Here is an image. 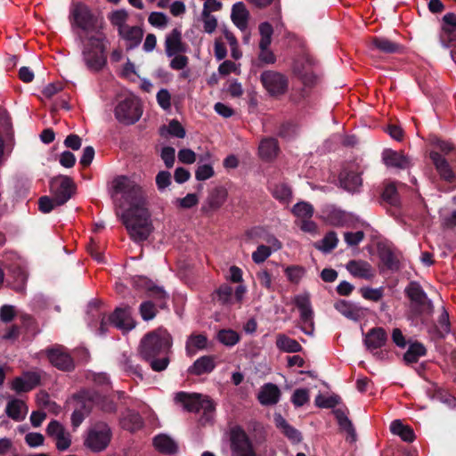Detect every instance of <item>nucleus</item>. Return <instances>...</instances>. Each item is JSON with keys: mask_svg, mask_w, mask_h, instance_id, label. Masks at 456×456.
Masks as SVG:
<instances>
[{"mask_svg": "<svg viewBox=\"0 0 456 456\" xmlns=\"http://www.w3.org/2000/svg\"><path fill=\"white\" fill-rule=\"evenodd\" d=\"M50 363L61 371H71L75 369V362L67 349L61 345H54L44 350Z\"/></svg>", "mask_w": 456, "mask_h": 456, "instance_id": "obj_13", "label": "nucleus"}, {"mask_svg": "<svg viewBox=\"0 0 456 456\" xmlns=\"http://www.w3.org/2000/svg\"><path fill=\"white\" fill-rule=\"evenodd\" d=\"M258 28L261 36L259 45H261L262 47L270 46L272 43V36L273 34V26L269 22L265 21L260 23Z\"/></svg>", "mask_w": 456, "mask_h": 456, "instance_id": "obj_52", "label": "nucleus"}, {"mask_svg": "<svg viewBox=\"0 0 456 456\" xmlns=\"http://www.w3.org/2000/svg\"><path fill=\"white\" fill-rule=\"evenodd\" d=\"M339 183L347 191L354 192L362 186V180L360 174L344 170L339 175Z\"/></svg>", "mask_w": 456, "mask_h": 456, "instance_id": "obj_33", "label": "nucleus"}, {"mask_svg": "<svg viewBox=\"0 0 456 456\" xmlns=\"http://www.w3.org/2000/svg\"><path fill=\"white\" fill-rule=\"evenodd\" d=\"M276 427L281 429L283 435L293 444H298L302 440L301 433L294 427L290 426L288 421L281 415L274 417Z\"/></svg>", "mask_w": 456, "mask_h": 456, "instance_id": "obj_35", "label": "nucleus"}, {"mask_svg": "<svg viewBox=\"0 0 456 456\" xmlns=\"http://www.w3.org/2000/svg\"><path fill=\"white\" fill-rule=\"evenodd\" d=\"M198 202H199V199H198L197 194L188 193L183 198L175 199L174 203L180 208L187 209V208H191L196 206L198 204Z\"/></svg>", "mask_w": 456, "mask_h": 456, "instance_id": "obj_60", "label": "nucleus"}, {"mask_svg": "<svg viewBox=\"0 0 456 456\" xmlns=\"http://www.w3.org/2000/svg\"><path fill=\"white\" fill-rule=\"evenodd\" d=\"M87 323L91 328L96 326V322L100 320L99 335H105L108 331L109 325H112L110 322V316L107 318L99 309L96 303L91 302L87 305Z\"/></svg>", "mask_w": 456, "mask_h": 456, "instance_id": "obj_20", "label": "nucleus"}, {"mask_svg": "<svg viewBox=\"0 0 456 456\" xmlns=\"http://www.w3.org/2000/svg\"><path fill=\"white\" fill-rule=\"evenodd\" d=\"M371 49L378 50L384 53H400L403 52V45L385 37H375L371 40Z\"/></svg>", "mask_w": 456, "mask_h": 456, "instance_id": "obj_30", "label": "nucleus"}, {"mask_svg": "<svg viewBox=\"0 0 456 456\" xmlns=\"http://www.w3.org/2000/svg\"><path fill=\"white\" fill-rule=\"evenodd\" d=\"M272 252L273 251L270 247L265 245H259L257 248L252 253V260L256 264H261L272 255Z\"/></svg>", "mask_w": 456, "mask_h": 456, "instance_id": "obj_61", "label": "nucleus"}, {"mask_svg": "<svg viewBox=\"0 0 456 456\" xmlns=\"http://www.w3.org/2000/svg\"><path fill=\"white\" fill-rule=\"evenodd\" d=\"M140 314L143 321H151L155 318L157 309L151 301H144L140 305Z\"/></svg>", "mask_w": 456, "mask_h": 456, "instance_id": "obj_56", "label": "nucleus"}, {"mask_svg": "<svg viewBox=\"0 0 456 456\" xmlns=\"http://www.w3.org/2000/svg\"><path fill=\"white\" fill-rule=\"evenodd\" d=\"M292 213L298 218L310 219L314 215V207L305 201H300L294 205Z\"/></svg>", "mask_w": 456, "mask_h": 456, "instance_id": "obj_50", "label": "nucleus"}, {"mask_svg": "<svg viewBox=\"0 0 456 456\" xmlns=\"http://www.w3.org/2000/svg\"><path fill=\"white\" fill-rule=\"evenodd\" d=\"M427 354V349L422 343L414 342L410 344L408 350L403 354V359L408 363L418 362L419 358Z\"/></svg>", "mask_w": 456, "mask_h": 456, "instance_id": "obj_43", "label": "nucleus"}, {"mask_svg": "<svg viewBox=\"0 0 456 456\" xmlns=\"http://www.w3.org/2000/svg\"><path fill=\"white\" fill-rule=\"evenodd\" d=\"M97 399L92 402V408L97 406L104 413H115L118 410L116 403L107 397L102 396L97 391Z\"/></svg>", "mask_w": 456, "mask_h": 456, "instance_id": "obj_45", "label": "nucleus"}, {"mask_svg": "<svg viewBox=\"0 0 456 456\" xmlns=\"http://www.w3.org/2000/svg\"><path fill=\"white\" fill-rule=\"evenodd\" d=\"M441 45L444 48L452 46V43L456 41V29H450V28H441L439 34Z\"/></svg>", "mask_w": 456, "mask_h": 456, "instance_id": "obj_54", "label": "nucleus"}, {"mask_svg": "<svg viewBox=\"0 0 456 456\" xmlns=\"http://www.w3.org/2000/svg\"><path fill=\"white\" fill-rule=\"evenodd\" d=\"M233 289L227 284L221 285L216 290V297L222 305H229L232 301Z\"/></svg>", "mask_w": 456, "mask_h": 456, "instance_id": "obj_53", "label": "nucleus"}, {"mask_svg": "<svg viewBox=\"0 0 456 456\" xmlns=\"http://www.w3.org/2000/svg\"><path fill=\"white\" fill-rule=\"evenodd\" d=\"M314 65L313 59L308 55H303L295 60L293 70L300 77H304L307 70Z\"/></svg>", "mask_w": 456, "mask_h": 456, "instance_id": "obj_48", "label": "nucleus"}, {"mask_svg": "<svg viewBox=\"0 0 456 456\" xmlns=\"http://www.w3.org/2000/svg\"><path fill=\"white\" fill-rule=\"evenodd\" d=\"M74 398L77 401L78 404V407L71 414V425L75 430L91 412L92 402L97 399V395L94 389H84L75 395Z\"/></svg>", "mask_w": 456, "mask_h": 456, "instance_id": "obj_9", "label": "nucleus"}, {"mask_svg": "<svg viewBox=\"0 0 456 456\" xmlns=\"http://www.w3.org/2000/svg\"><path fill=\"white\" fill-rule=\"evenodd\" d=\"M208 338L204 334H191L187 338L185 351L188 356H193L197 352L208 347Z\"/></svg>", "mask_w": 456, "mask_h": 456, "instance_id": "obj_34", "label": "nucleus"}, {"mask_svg": "<svg viewBox=\"0 0 456 456\" xmlns=\"http://www.w3.org/2000/svg\"><path fill=\"white\" fill-rule=\"evenodd\" d=\"M309 401V393L305 388L296 389L291 396V402L296 407H301Z\"/></svg>", "mask_w": 456, "mask_h": 456, "instance_id": "obj_62", "label": "nucleus"}, {"mask_svg": "<svg viewBox=\"0 0 456 456\" xmlns=\"http://www.w3.org/2000/svg\"><path fill=\"white\" fill-rule=\"evenodd\" d=\"M118 34L126 41V48L132 50L141 44L143 37V30L138 26L127 25Z\"/></svg>", "mask_w": 456, "mask_h": 456, "instance_id": "obj_28", "label": "nucleus"}, {"mask_svg": "<svg viewBox=\"0 0 456 456\" xmlns=\"http://www.w3.org/2000/svg\"><path fill=\"white\" fill-rule=\"evenodd\" d=\"M114 114L119 123L132 125L140 119L142 110L135 98L127 96L117 104Z\"/></svg>", "mask_w": 456, "mask_h": 456, "instance_id": "obj_8", "label": "nucleus"}, {"mask_svg": "<svg viewBox=\"0 0 456 456\" xmlns=\"http://www.w3.org/2000/svg\"><path fill=\"white\" fill-rule=\"evenodd\" d=\"M187 52V45L182 40V31L178 28L172 29L165 38V53L171 58L178 53Z\"/></svg>", "mask_w": 456, "mask_h": 456, "instance_id": "obj_19", "label": "nucleus"}, {"mask_svg": "<svg viewBox=\"0 0 456 456\" xmlns=\"http://www.w3.org/2000/svg\"><path fill=\"white\" fill-rule=\"evenodd\" d=\"M382 199L391 205L397 204L398 194H397V190H396V187L395 184L390 183L385 187V189L382 192Z\"/></svg>", "mask_w": 456, "mask_h": 456, "instance_id": "obj_63", "label": "nucleus"}, {"mask_svg": "<svg viewBox=\"0 0 456 456\" xmlns=\"http://www.w3.org/2000/svg\"><path fill=\"white\" fill-rule=\"evenodd\" d=\"M229 440L231 456H259L256 452L253 441L240 426L230 429Z\"/></svg>", "mask_w": 456, "mask_h": 456, "instance_id": "obj_7", "label": "nucleus"}, {"mask_svg": "<svg viewBox=\"0 0 456 456\" xmlns=\"http://www.w3.org/2000/svg\"><path fill=\"white\" fill-rule=\"evenodd\" d=\"M280 398V388L271 382L264 384L257 394V400L263 406L275 405L279 403Z\"/></svg>", "mask_w": 456, "mask_h": 456, "instance_id": "obj_24", "label": "nucleus"}, {"mask_svg": "<svg viewBox=\"0 0 456 456\" xmlns=\"http://www.w3.org/2000/svg\"><path fill=\"white\" fill-rule=\"evenodd\" d=\"M227 192L222 188H216L208 197V204L212 208H219L226 200Z\"/></svg>", "mask_w": 456, "mask_h": 456, "instance_id": "obj_49", "label": "nucleus"}, {"mask_svg": "<svg viewBox=\"0 0 456 456\" xmlns=\"http://www.w3.org/2000/svg\"><path fill=\"white\" fill-rule=\"evenodd\" d=\"M112 431L105 422H97L90 427L84 440V445L93 452H101L110 444Z\"/></svg>", "mask_w": 456, "mask_h": 456, "instance_id": "obj_6", "label": "nucleus"}, {"mask_svg": "<svg viewBox=\"0 0 456 456\" xmlns=\"http://www.w3.org/2000/svg\"><path fill=\"white\" fill-rule=\"evenodd\" d=\"M390 431L406 443H412L415 440L413 429L410 426L404 425L401 419H395L391 422Z\"/></svg>", "mask_w": 456, "mask_h": 456, "instance_id": "obj_37", "label": "nucleus"}, {"mask_svg": "<svg viewBox=\"0 0 456 456\" xmlns=\"http://www.w3.org/2000/svg\"><path fill=\"white\" fill-rule=\"evenodd\" d=\"M334 307L346 318L358 322L366 315V309L358 304L347 300H338L335 303Z\"/></svg>", "mask_w": 456, "mask_h": 456, "instance_id": "obj_23", "label": "nucleus"}, {"mask_svg": "<svg viewBox=\"0 0 456 456\" xmlns=\"http://www.w3.org/2000/svg\"><path fill=\"white\" fill-rule=\"evenodd\" d=\"M46 434L53 438L58 451H67L71 444V436L58 420H52L46 427Z\"/></svg>", "mask_w": 456, "mask_h": 456, "instance_id": "obj_16", "label": "nucleus"}, {"mask_svg": "<svg viewBox=\"0 0 456 456\" xmlns=\"http://www.w3.org/2000/svg\"><path fill=\"white\" fill-rule=\"evenodd\" d=\"M218 342L225 346L232 347L235 346L240 339L238 332L231 329H223L216 335Z\"/></svg>", "mask_w": 456, "mask_h": 456, "instance_id": "obj_44", "label": "nucleus"}, {"mask_svg": "<svg viewBox=\"0 0 456 456\" xmlns=\"http://www.w3.org/2000/svg\"><path fill=\"white\" fill-rule=\"evenodd\" d=\"M110 322L112 326L124 332H127L135 327L129 306L117 307L112 314L110 315Z\"/></svg>", "mask_w": 456, "mask_h": 456, "instance_id": "obj_18", "label": "nucleus"}, {"mask_svg": "<svg viewBox=\"0 0 456 456\" xmlns=\"http://www.w3.org/2000/svg\"><path fill=\"white\" fill-rule=\"evenodd\" d=\"M437 323V327H436L433 331L434 337L436 338H444L451 333L449 314L444 307H443V311L438 318Z\"/></svg>", "mask_w": 456, "mask_h": 456, "instance_id": "obj_41", "label": "nucleus"}, {"mask_svg": "<svg viewBox=\"0 0 456 456\" xmlns=\"http://www.w3.org/2000/svg\"><path fill=\"white\" fill-rule=\"evenodd\" d=\"M216 368L215 358L212 355H204L198 358L191 366L189 367L188 372L193 375H202L210 373Z\"/></svg>", "mask_w": 456, "mask_h": 456, "instance_id": "obj_31", "label": "nucleus"}, {"mask_svg": "<svg viewBox=\"0 0 456 456\" xmlns=\"http://www.w3.org/2000/svg\"><path fill=\"white\" fill-rule=\"evenodd\" d=\"M28 413L26 403L17 398H12L8 401L5 407V414L14 421H22Z\"/></svg>", "mask_w": 456, "mask_h": 456, "instance_id": "obj_29", "label": "nucleus"}, {"mask_svg": "<svg viewBox=\"0 0 456 456\" xmlns=\"http://www.w3.org/2000/svg\"><path fill=\"white\" fill-rule=\"evenodd\" d=\"M112 197L120 195L118 207L126 208L121 220L132 240L142 242L148 239L153 227L151 215L146 206V196L142 187L133 178L118 175L112 181Z\"/></svg>", "mask_w": 456, "mask_h": 456, "instance_id": "obj_1", "label": "nucleus"}, {"mask_svg": "<svg viewBox=\"0 0 456 456\" xmlns=\"http://www.w3.org/2000/svg\"><path fill=\"white\" fill-rule=\"evenodd\" d=\"M260 81L266 92L273 97L284 94L289 87L288 77L274 70H265L260 75Z\"/></svg>", "mask_w": 456, "mask_h": 456, "instance_id": "obj_11", "label": "nucleus"}, {"mask_svg": "<svg viewBox=\"0 0 456 456\" xmlns=\"http://www.w3.org/2000/svg\"><path fill=\"white\" fill-rule=\"evenodd\" d=\"M275 345L280 351L286 353H299L303 350L302 346L296 339L283 333L277 334Z\"/></svg>", "mask_w": 456, "mask_h": 456, "instance_id": "obj_38", "label": "nucleus"}, {"mask_svg": "<svg viewBox=\"0 0 456 456\" xmlns=\"http://www.w3.org/2000/svg\"><path fill=\"white\" fill-rule=\"evenodd\" d=\"M429 157L441 179L447 183H453L455 181L456 175L444 156L433 151L429 153Z\"/></svg>", "mask_w": 456, "mask_h": 456, "instance_id": "obj_21", "label": "nucleus"}, {"mask_svg": "<svg viewBox=\"0 0 456 456\" xmlns=\"http://www.w3.org/2000/svg\"><path fill=\"white\" fill-rule=\"evenodd\" d=\"M119 424L123 429L135 432L142 427L143 420L137 411L127 409L122 412Z\"/></svg>", "mask_w": 456, "mask_h": 456, "instance_id": "obj_26", "label": "nucleus"}, {"mask_svg": "<svg viewBox=\"0 0 456 456\" xmlns=\"http://www.w3.org/2000/svg\"><path fill=\"white\" fill-rule=\"evenodd\" d=\"M387 341V334L386 330L381 328H372L364 336L363 342L369 351H370L375 357L382 359L384 354L377 350L386 345Z\"/></svg>", "mask_w": 456, "mask_h": 456, "instance_id": "obj_15", "label": "nucleus"}, {"mask_svg": "<svg viewBox=\"0 0 456 456\" xmlns=\"http://www.w3.org/2000/svg\"><path fill=\"white\" fill-rule=\"evenodd\" d=\"M361 293L363 298L373 302H378L383 297L384 289L382 287L376 289L370 287H363L361 289Z\"/></svg>", "mask_w": 456, "mask_h": 456, "instance_id": "obj_55", "label": "nucleus"}, {"mask_svg": "<svg viewBox=\"0 0 456 456\" xmlns=\"http://www.w3.org/2000/svg\"><path fill=\"white\" fill-rule=\"evenodd\" d=\"M69 19L72 27L83 31H90L96 27V19L91 10L82 3H75L70 7Z\"/></svg>", "mask_w": 456, "mask_h": 456, "instance_id": "obj_12", "label": "nucleus"}, {"mask_svg": "<svg viewBox=\"0 0 456 456\" xmlns=\"http://www.w3.org/2000/svg\"><path fill=\"white\" fill-rule=\"evenodd\" d=\"M382 160L387 167L407 169L411 166V160L407 155L391 149L383 151Z\"/></svg>", "mask_w": 456, "mask_h": 456, "instance_id": "obj_22", "label": "nucleus"}, {"mask_svg": "<svg viewBox=\"0 0 456 456\" xmlns=\"http://www.w3.org/2000/svg\"><path fill=\"white\" fill-rule=\"evenodd\" d=\"M338 239L335 232H328L315 247L323 253H330L338 245Z\"/></svg>", "mask_w": 456, "mask_h": 456, "instance_id": "obj_46", "label": "nucleus"}, {"mask_svg": "<svg viewBox=\"0 0 456 456\" xmlns=\"http://www.w3.org/2000/svg\"><path fill=\"white\" fill-rule=\"evenodd\" d=\"M259 155L265 160L273 159L279 152L278 142L274 138H265L259 144Z\"/></svg>", "mask_w": 456, "mask_h": 456, "instance_id": "obj_39", "label": "nucleus"}, {"mask_svg": "<svg viewBox=\"0 0 456 456\" xmlns=\"http://www.w3.org/2000/svg\"><path fill=\"white\" fill-rule=\"evenodd\" d=\"M346 268L355 278L371 280L374 277L373 268L363 260H350Z\"/></svg>", "mask_w": 456, "mask_h": 456, "instance_id": "obj_25", "label": "nucleus"}, {"mask_svg": "<svg viewBox=\"0 0 456 456\" xmlns=\"http://www.w3.org/2000/svg\"><path fill=\"white\" fill-rule=\"evenodd\" d=\"M51 190L56 205L61 206L73 195L75 191V183L70 177L67 175H60L52 179Z\"/></svg>", "mask_w": 456, "mask_h": 456, "instance_id": "obj_14", "label": "nucleus"}, {"mask_svg": "<svg viewBox=\"0 0 456 456\" xmlns=\"http://www.w3.org/2000/svg\"><path fill=\"white\" fill-rule=\"evenodd\" d=\"M105 41L106 38L103 35L93 36L88 38V43L85 45L82 55L89 70L98 72L106 65Z\"/></svg>", "mask_w": 456, "mask_h": 456, "instance_id": "obj_3", "label": "nucleus"}, {"mask_svg": "<svg viewBox=\"0 0 456 456\" xmlns=\"http://www.w3.org/2000/svg\"><path fill=\"white\" fill-rule=\"evenodd\" d=\"M176 403H182L183 408L190 412H202L201 423L205 424L213 419L215 404L208 396L200 394H188L179 392L175 395Z\"/></svg>", "mask_w": 456, "mask_h": 456, "instance_id": "obj_4", "label": "nucleus"}, {"mask_svg": "<svg viewBox=\"0 0 456 456\" xmlns=\"http://www.w3.org/2000/svg\"><path fill=\"white\" fill-rule=\"evenodd\" d=\"M17 315L16 308L12 305H4L0 307V320L8 323L11 322Z\"/></svg>", "mask_w": 456, "mask_h": 456, "instance_id": "obj_64", "label": "nucleus"}, {"mask_svg": "<svg viewBox=\"0 0 456 456\" xmlns=\"http://www.w3.org/2000/svg\"><path fill=\"white\" fill-rule=\"evenodd\" d=\"M288 281L294 284H298L305 275L306 270L301 265H289L284 270Z\"/></svg>", "mask_w": 456, "mask_h": 456, "instance_id": "obj_47", "label": "nucleus"}, {"mask_svg": "<svg viewBox=\"0 0 456 456\" xmlns=\"http://www.w3.org/2000/svg\"><path fill=\"white\" fill-rule=\"evenodd\" d=\"M404 293L410 299L411 311L416 315L430 316L434 312V305L428 298L422 286L417 281H411L404 289Z\"/></svg>", "mask_w": 456, "mask_h": 456, "instance_id": "obj_5", "label": "nucleus"}, {"mask_svg": "<svg viewBox=\"0 0 456 456\" xmlns=\"http://www.w3.org/2000/svg\"><path fill=\"white\" fill-rule=\"evenodd\" d=\"M200 20L203 24V31L208 34H212L217 27V20L211 13L201 12Z\"/></svg>", "mask_w": 456, "mask_h": 456, "instance_id": "obj_58", "label": "nucleus"}, {"mask_svg": "<svg viewBox=\"0 0 456 456\" xmlns=\"http://www.w3.org/2000/svg\"><path fill=\"white\" fill-rule=\"evenodd\" d=\"M334 414L340 428L348 434L351 442H354L356 439L355 430L345 411L342 409H336Z\"/></svg>", "mask_w": 456, "mask_h": 456, "instance_id": "obj_42", "label": "nucleus"}, {"mask_svg": "<svg viewBox=\"0 0 456 456\" xmlns=\"http://www.w3.org/2000/svg\"><path fill=\"white\" fill-rule=\"evenodd\" d=\"M127 18V12L124 9H121L113 12L110 16V20L113 26L117 27L119 33L128 25L126 24Z\"/></svg>", "mask_w": 456, "mask_h": 456, "instance_id": "obj_51", "label": "nucleus"}, {"mask_svg": "<svg viewBox=\"0 0 456 456\" xmlns=\"http://www.w3.org/2000/svg\"><path fill=\"white\" fill-rule=\"evenodd\" d=\"M211 154L207 152L199 159V164L195 171V178L198 181H205L214 176L215 171L210 162Z\"/></svg>", "mask_w": 456, "mask_h": 456, "instance_id": "obj_32", "label": "nucleus"}, {"mask_svg": "<svg viewBox=\"0 0 456 456\" xmlns=\"http://www.w3.org/2000/svg\"><path fill=\"white\" fill-rule=\"evenodd\" d=\"M149 23L158 28H164L168 22V18L164 12H152L148 18Z\"/></svg>", "mask_w": 456, "mask_h": 456, "instance_id": "obj_59", "label": "nucleus"}, {"mask_svg": "<svg viewBox=\"0 0 456 456\" xmlns=\"http://www.w3.org/2000/svg\"><path fill=\"white\" fill-rule=\"evenodd\" d=\"M41 380V375L38 371H24L21 376L16 377L11 383V389L20 393L31 391L37 387Z\"/></svg>", "mask_w": 456, "mask_h": 456, "instance_id": "obj_17", "label": "nucleus"}, {"mask_svg": "<svg viewBox=\"0 0 456 456\" xmlns=\"http://www.w3.org/2000/svg\"><path fill=\"white\" fill-rule=\"evenodd\" d=\"M380 259L387 269L392 271L399 269V261L391 250L387 249L381 252Z\"/></svg>", "mask_w": 456, "mask_h": 456, "instance_id": "obj_57", "label": "nucleus"}, {"mask_svg": "<svg viewBox=\"0 0 456 456\" xmlns=\"http://www.w3.org/2000/svg\"><path fill=\"white\" fill-rule=\"evenodd\" d=\"M270 191L273 197L282 204H289L292 199L291 188L285 183H274Z\"/></svg>", "mask_w": 456, "mask_h": 456, "instance_id": "obj_40", "label": "nucleus"}, {"mask_svg": "<svg viewBox=\"0 0 456 456\" xmlns=\"http://www.w3.org/2000/svg\"><path fill=\"white\" fill-rule=\"evenodd\" d=\"M173 338L165 329H158L147 333L141 340L139 353L152 370H165L170 362Z\"/></svg>", "mask_w": 456, "mask_h": 456, "instance_id": "obj_2", "label": "nucleus"}, {"mask_svg": "<svg viewBox=\"0 0 456 456\" xmlns=\"http://www.w3.org/2000/svg\"><path fill=\"white\" fill-rule=\"evenodd\" d=\"M293 302L300 313V330L305 335L313 336L314 332V311L309 294L296 295Z\"/></svg>", "mask_w": 456, "mask_h": 456, "instance_id": "obj_10", "label": "nucleus"}, {"mask_svg": "<svg viewBox=\"0 0 456 456\" xmlns=\"http://www.w3.org/2000/svg\"><path fill=\"white\" fill-rule=\"evenodd\" d=\"M155 448L164 454H175L178 451V445L174 439L165 434H159L153 439Z\"/></svg>", "mask_w": 456, "mask_h": 456, "instance_id": "obj_36", "label": "nucleus"}, {"mask_svg": "<svg viewBox=\"0 0 456 456\" xmlns=\"http://www.w3.org/2000/svg\"><path fill=\"white\" fill-rule=\"evenodd\" d=\"M231 19L241 31H246L248 25L249 12L243 2H237L232 7Z\"/></svg>", "mask_w": 456, "mask_h": 456, "instance_id": "obj_27", "label": "nucleus"}]
</instances>
